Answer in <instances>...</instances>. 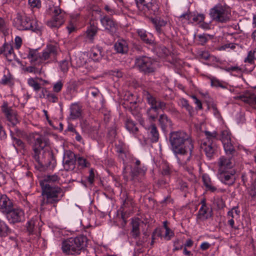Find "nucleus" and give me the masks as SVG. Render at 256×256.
I'll list each match as a JSON object with an SVG mask.
<instances>
[{
  "label": "nucleus",
  "mask_w": 256,
  "mask_h": 256,
  "mask_svg": "<svg viewBox=\"0 0 256 256\" xmlns=\"http://www.w3.org/2000/svg\"><path fill=\"white\" fill-rule=\"evenodd\" d=\"M10 137L12 140V146L14 147L16 150L17 152H18L19 150H26V144L25 143L22 141L20 138L16 137L14 133L10 131Z\"/></svg>",
  "instance_id": "nucleus-24"
},
{
  "label": "nucleus",
  "mask_w": 256,
  "mask_h": 256,
  "mask_svg": "<svg viewBox=\"0 0 256 256\" xmlns=\"http://www.w3.org/2000/svg\"><path fill=\"white\" fill-rule=\"evenodd\" d=\"M102 48L98 47L92 50L90 57L95 62H99L102 59Z\"/></svg>",
  "instance_id": "nucleus-38"
},
{
  "label": "nucleus",
  "mask_w": 256,
  "mask_h": 256,
  "mask_svg": "<svg viewBox=\"0 0 256 256\" xmlns=\"http://www.w3.org/2000/svg\"><path fill=\"white\" fill-rule=\"evenodd\" d=\"M98 30V28L94 25H90V26L87 29L86 31V34L87 38L92 42L94 36L96 34Z\"/></svg>",
  "instance_id": "nucleus-37"
},
{
  "label": "nucleus",
  "mask_w": 256,
  "mask_h": 256,
  "mask_svg": "<svg viewBox=\"0 0 256 256\" xmlns=\"http://www.w3.org/2000/svg\"><path fill=\"white\" fill-rule=\"evenodd\" d=\"M204 134L206 136V141H210V142H214L218 140L216 138V136H218V133L214 131L213 132H210L208 131H205Z\"/></svg>",
  "instance_id": "nucleus-42"
},
{
  "label": "nucleus",
  "mask_w": 256,
  "mask_h": 256,
  "mask_svg": "<svg viewBox=\"0 0 256 256\" xmlns=\"http://www.w3.org/2000/svg\"><path fill=\"white\" fill-rule=\"evenodd\" d=\"M87 242L86 236L84 235L68 238L62 242V251L66 255L80 254L84 250Z\"/></svg>",
  "instance_id": "nucleus-3"
},
{
  "label": "nucleus",
  "mask_w": 256,
  "mask_h": 256,
  "mask_svg": "<svg viewBox=\"0 0 256 256\" xmlns=\"http://www.w3.org/2000/svg\"><path fill=\"white\" fill-rule=\"evenodd\" d=\"M212 208H209L207 206H205L204 204H202L198 211L197 218L204 220L210 218L212 216Z\"/></svg>",
  "instance_id": "nucleus-19"
},
{
  "label": "nucleus",
  "mask_w": 256,
  "mask_h": 256,
  "mask_svg": "<svg viewBox=\"0 0 256 256\" xmlns=\"http://www.w3.org/2000/svg\"><path fill=\"white\" fill-rule=\"evenodd\" d=\"M160 236V230H158V228H156L155 230L153 232L152 236V242L150 243L151 245H152L154 242V240L156 238H159Z\"/></svg>",
  "instance_id": "nucleus-61"
},
{
  "label": "nucleus",
  "mask_w": 256,
  "mask_h": 256,
  "mask_svg": "<svg viewBox=\"0 0 256 256\" xmlns=\"http://www.w3.org/2000/svg\"><path fill=\"white\" fill-rule=\"evenodd\" d=\"M6 218L10 223L16 224L24 220V212L20 208H14V206L6 214Z\"/></svg>",
  "instance_id": "nucleus-12"
},
{
  "label": "nucleus",
  "mask_w": 256,
  "mask_h": 256,
  "mask_svg": "<svg viewBox=\"0 0 256 256\" xmlns=\"http://www.w3.org/2000/svg\"><path fill=\"white\" fill-rule=\"evenodd\" d=\"M210 15L212 20L220 23L227 22L231 17L230 13L221 4L216 5L211 8Z\"/></svg>",
  "instance_id": "nucleus-5"
},
{
  "label": "nucleus",
  "mask_w": 256,
  "mask_h": 256,
  "mask_svg": "<svg viewBox=\"0 0 256 256\" xmlns=\"http://www.w3.org/2000/svg\"><path fill=\"white\" fill-rule=\"evenodd\" d=\"M146 98L148 103L150 105V106L154 107V106H158V104H157L158 102L156 100V98L151 94L148 93L146 95Z\"/></svg>",
  "instance_id": "nucleus-51"
},
{
  "label": "nucleus",
  "mask_w": 256,
  "mask_h": 256,
  "mask_svg": "<svg viewBox=\"0 0 256 256\" xmlns=\"http://www.w3.org/2000/svg\"><path fill=\"white\" fill-rule=\"evenodd\" d=\"M100 22L104 30L111 36H114L118 30V24L114 18L107 15L100 16Z\"/></svg>",
  "instance_id": "nucleus-8"
},
{
  "label": "nucleus",
  "mask_w": 256,
  "mask_h": 256,
  "mask_svg": "<svg viewBox=\"0 0 256 256\" xmlns=\"http://www.w3.org/2000/svg\"><path fill=\"white\" fill-rule=\"evenodd\" d=\"M62 190L58 186H52L42 188V199L40 202V206L42 208H45V206L48 204H57L62 198L64 194ZM56 206L55 205H54Z\"/></svg>",
  "instance_id": "nucleus-4"
},
{
  "label": "nucleus",
  "mask_w": 256,
  "mask_h": 256,
  "mask_svg": "<svg viewBox=\"0 0 256 256\" xmlns=\"http://www.w3.org/2000/svg\"><path fill=\"white\" fill-rule=\"evenodd\" d=\"M181 104L182 106L188 112L189 114L192 116L194 110L192 107L189 104L188 101L185 99H182Z\"/></svg>",
  "instance_id": "nucleus-45"
},
{
  "label": "nucleus",
  "mask_w": 256,
  "mask_h": 256,
  "mask_svg": "<svg viewBox=\"0 0 256 256\" xmlns=\"http://www.w3.org/2000/svg\"><path fill=\"white\" fill-rule=\"evenodd\" d=\"M13 203L11 200L5 194L0 197V211L6 214L13 207Z\"/></svg>",
  "instance_id": "nucleus-17"
},
{
  "label": "nucleus",
  "mask_w": 256,
  "mask_h": 256,
  "mask_svg": "<svg viewBox=\"0 0 256 256\" xmlns=\"http://www.w3.org/2000/svg\"><path fill=\"white\" fill-rule=\"evenodd\" d=\"M26 70L30 73H34L35 74H40L41 69H39L35 66H30L26 68Z\"/></svg>",
  "instance_id": "nucleus-54"
},
{
  "label": "nucleus",
  "mask_w": 256,
  "mask_h": 256,
  "mask_svg": "<svg viewBox=\"0 0 256 256\" xmlns=\"http://www.w3.org/2000/svg\"><path fill=\"white\" fill-rule=\"evenodd\" d=\"M52 14V18L47 22V25L51 28H58L64 22L65 14L58 6L50 8Z\"/></svg>",
  "instance_id": "nucleus-7"
},
{
  "label": "nucleus",
  "mask_w": 256,
  "mask_h": 256,
  "mask_svg": "<svg viewBox=\"0 0 256 256\" xmlns=\"http://www.w3.org/2000/svg\"><path fill=\"white\" fill-rule=\"evenodd\" d=\"M162 170L161 174L163 176H168L171 174L168 164L166 161L162 160Z\"/></svg>",
  "instance_id": "nucleus-43"
},
{
  "label": "nucleus",
  "mask_w": 256,
  "mask_h": 256,
  "mask_svg": "<svg viewBox=\"0 0 256 256\" xmlns=\"http://www.w3.org/2000/svg\"><path fill=\"white\" fill-rule=\"evenodd\" d=\"M94 174L93 168H91L90 170V174L88 177V180L90 184H92L94 182Z\"/></svg>",
  "instance_id": "nucleus-63"
},
{
  "label": "nucleus",
  "mask_w": 256,
  "mask_h": 256,
  "mask_svg": "<svg viewBox=\"0 0 256 256\" xmlns=\"http://www.w3.org/2000/svg\"><path fill=\"white\" fill-rule=\"evenodd\" d=\"M151 60L145 56H140L136 58L135 65L140 71L144 72H153Z\"/></svg>",
  "instance_id": "nucleus-14"
},
{
  "label": "nucleus",
  "mask_w": 256,
  "mask_h": 256,
  "mask_svg": "<svg viewBox=\"0 0 256 256\" xmlns=\"http://www.w3.org/2000/svg\"><path fill=\"white\" fill-rule=\"evenodd\" d=\"M34 228V220H30L26 223V230L30 234H32Z\"/></svg>",
  "instance_id": "nucleus-55"
},
{
  "label": "nucleus",
  "mask_w": 256,
  "mask_h": 256,
  "mask_svg": "<svg viewBox=\"0 0 256 256\" xmlns=\"http://www.w3.org/2000/svg\"><path fill=\"white\" fill-rule=\"evenodd\" d=\"M201 148L204 150L207 157L212 158L217 146L214 142L204 141L201 144Z\"/></svg>",
  "instance_id": "nucleus-18"
},
{
  "label": "nucleus",
  "mask_w": 256,
  "mask_h": 256,
  "mask_svg": "<svg viewBox=\"0 0 256 256\" xmlns=\"http://www.w3.org/2000/svg\"><path fill=\"white\" fill-rule=\"evenodd\" d=\"M4 53L8 60H12L14 54V48L12 45L8 43H4L2 46Z\"/></svg>",
  "instance_id": "nucleus-30"
},
{
  "label": "nucleus",
  "mask_w": 256,
  "mask_h": 256,
  "mask_svg": "<svg viewBox=\"0 0 256 256\" xmlns=\"http://www.w3.org/2000/svg\"><path fill=\"white\" fill-rule=\"evenodd\" d=\"M40 55L36 50H30L28 57V58H32V61H36L40 59Z\"/></svg>",
  "instance_id": "nucleus-44"
},
{
  "label": "nucleus",
  "mask_w": 256,
  "mask_h": 256,
  "mask_svg": "<svg viewBox=\"0 0 256 256\" xmlns=\"http://www.w3.org/2000/svg\"><path fill=\"white\" fill-rule=\"evenodd\" d=\"M161 50V58H168V60L170 61V59L168 58L169 56H171V53L170 50L165 46H164Z\"/></svg>",
  "instance_id": "nucleus-53"
},
{
  "label": "nucleus",
  "mask_w": 256,
  "mask_h": 256,
  "mask_svg": "<svg viewBox=\"0 0 256 256\" xmlns=\"http://www.w3.org/2000/svg\"><path fill=\"white\" fill-rule=\"evenodd\" d=\"M148 12L146 14H152L156 16L154 18H151L150 20L156 30L158 32H160V6L156 2V0H154L150 6H148Z\"/></svg>",
  "instance_id": "nucleus-13"
},
{
  "label": "nucleus",
  "mask_w": 256,
  "mask_h": 256,
  "mask_svg": "<svg viewBox=\"0 0 256 256\" xmlns=\"http://www.w3.org/2000/svg\"><path fill=\"white\" fill-rule=\"evenodd\" d=\"M220 140L222 144H226V142H230L231 141L230 134H229V132L227 130H223L222 132Z\"/></svg>",
  "instance_id": "nucleus-47"
},
{
  "label": "nucleus",
  "mask_w": 256,
  "mask_h": 256,
  "mask_svg": "<svg viewBox=\"0 0 256 256\" xmlns=\"http://www.w3.org/2000/svg\"><path fill=\"white\" fill-rule=\"evenodd\" d=\"M192 18V20L194 22L200 23L204 22L205 16L204 14H191V18Z\"/></svg>",
  "instance_id": "nucleus-48"
},
{
  "label": "nucleus",
  "mask_w": 256,
  "mask_h": 256,
  "mask_svg": "<svg viewBox=\"0 0 256 256\" xmlns=\"http://www.w3.org/2000/svg\"><path fill=\"white\" fill-rule=\"evenodd\" d=\"M58 48L57 46L48 44L44 48L40 56V61L49 60L47 63L56 62Z\"/></svg>",
  "instance_id": "nucleus-11"
},
{
  "label": "nucleus",
  "mask_w": 256,
  "mask_h": 256,
  "mask_svg": "<svg viewBox=\"0 0 256 256\" xmlns=\"http://www.w3.org/2000/svg\"><path fill=\"white\" fill-rule=\"evenodd\" d=\"M236 173L234 169L218 170V176L222 183L231 186L235 183Z\"/></svg>",
  "instance_id": "nucleus-10"
},
{
  "label": "nucleus",
  "mask_w": 256,
  "mask_h": 256,
  "mask_svg": "<svg viewBox=\"0 0 256 256\" xmlns=\"http://www.w3.org/2000/svg\"><path fill=\"white\" fill-rule=\"evenodd\" d=\"M14 25L20 30H31L36 32L38 30L35 21L26 16H22L19 14L14 20Z\"/></svg>",
  "instance_id": "nucleus-6"
},
{
  "label": "nucleus",
  "mask_w": 256,
  "mask_h": 256,
  "mask_svg": "<svg viewBox=\"0 0 256 256\" xmlns=\"http://www.w3.org/2000/svg\"><path fill=\"white\" fill-rule=\"evenodd\" d=\"M76 160L78 166L82 168L88 167L90 166V162H88L87 160L83 157L80 156L76 159Z\"/></svg>",
  "instance_id": "nucleus-49"
},
{
  "label": "nucleus",
  "mask_w": 256,
  "mask_h": 256,
  "mask_svg": "<svg viewBox=\"0 0 256 256\" xmlns=\"http://www.w3.org/2000/svg\"><path fill=\"white\" fill-rule=\"evenodd\" d=\"M172 200L170 196L168 195L164 198V199L161 201L162 206H166L168 204L172 203Z\"/></svg>",
  "instance_id": "nucleus-62"
},
{
  "label": "nucleus",
  "mask_w": 256,
  "mask_h": 256,
  "mask_svg": "<svg viewBox=\"0 0 256 256\" xmlns=\"http://www.w3.org/2000/svg\"><path fill=\"white\" fill-rule=\"evenodd\" d=\"M244 178L248 179V182L250 184H252L253 186L250 190V194L252 197H256V182L253 184L254 180H256V174L254 172L250 170L246 173H244Z\"/></svg>",
  "instance_id": "nucleus-21"
},
{
  "label": "nucleus",
  "mask_w": 256,
  "mask_h": 256,
  "mask_svg": "<svg viewBox=\"0 0 256 256\" xmlns=\"http://www.w3.org/2000/svg\"><path fill=\"white\" fill-rule=\"evenodd\" d=\"M237 98L250 104L256 105V94L254 93L246 92L238 96Z\"/></svg>",
  "instance_id": "nucleus-25"
},
{
  "label": "nucleus",
  "mask_w": 256,
  "mask_h": 256,
  "mask_svg": "<svg viewBox=\"0 0 256 256\" xmlns=\"http://www.w3.org/2000/svg\"><path fill=\"white\" fill-rule=\"evenodd\" d=\"M211 84L212 86H219L222 88H226V86L224 85L220 80H216V79H212L211 80Z\"/></svg>",
  "instance_id": "nucleus-58"
},
{
  "label": "nucleus",
  "mask_w": 256,
  "mask_h": 256,
  "mask_svg": "<svg viewBox=\"0 0 256 256\" xmlns=\"http://www.w3.org/2000/svg\"><path fill=\"white\" fill-rule=\"evenodd\" d=\"M143 170L138 167H134L130 172V180L136 182L139 181L138 176L140 174H144Z\"/></svg>",
  "instance_id": "nucleus-31"
},
{
  "label": "nucleus",
  "mask_w": 256,
  "mask_h": 256,
  "mask_svg": "<svg viewBox=\"0 0 256 256\" xmlns=\"http://www.w3.org/2000/svg\"><path fill=\"white\" fill-rule=\"evenodd\" d=\"M89 92L92 94L94 98L98 96L100 92L97 88H90L89 90Z\"/></svg>",
  "instance_id": "nucleus-64"
},
{
  "label": "nucleus",
  "mask_w": 256,
  "mask_h": 256,
  "mask_svg": "<svg viewBox=\"0 0 256 256\" xmlns=\"http://www.w3.org/2000/svg\"><path fill=\"white\" fill-rule=\"evenodd\" d=\"M172 122L168 116L164 114H161V128L162 130L166 132L169 131L172 128Z\"/></svg>",
  "instance_id": "nucleus-28"
},
{
  "label": "nucleus",
  "mask_w": 256,
  "mask_h": 256,
  "mask_svg": "<svg viewBox=\"0 0 256 256\" xmlns=\"http://www.w3.org/2000/svg\"><path fill=\"white\" fill-rule=\"evenodd\" d=\"M82 106L78 103L71 104L70 107V118L75 120L81 116Z\"/></svg>",
  "instance_id": "nucleus-26"
},
{
  "label": "nucleus",
  "mask_w": 256,
  "mask_h": 256,
  "mask_svg": "<svg viewBox=\"0 0 256 256\" xmlns=\"http://www.w3.org/2000/svg\"><path fill=\"white\" fill-rule=\"evenodd\" d=\"M114 49L118 53L126 54L128 51V42L123 39H120L114 44Z\"/></svg>",
  "instance_id": "nucleus-20"
},
{
  "label": "nucleus",
  "mask_w": 256,
  "mask_h": 256,
  "mask_svg": "<svg viewBox=\"0 0 256 256\" xmlns=\"http://www.w3.org/2000/svg\"><path fill=\"white\" fill-rule=\"evenodd\" d=\"M131 224L132 226L131 234L134 238H136L140 234V222L138 220H132Z\"/></svg>",
  "instance_id": "nucleus-34"
},
{
  "label": "nucleus",
  "mask_w": 256,
  "mask_h": 256,
  "mask_svg": "<svg viewBox=\"0 0 256 256\" xmlns=\"http://www.w3.org/2000/svg\"><path fill=\"white\" fill-rule=\"evenodd\" d=\"M7 30V25L5 20L2 18H0V32L4 34Z\"/></svg>",
  "instance_id": "nucleus-59"
},
{
  "label": "nucleus",
  "mask_w": 256,
  "mask_h": 256,
  "mask_svg": "<svg viewBox=\"0 0 256 256\" xmlns=\"http://www.w3.org/2000/svg\"><path fill=\"white\" fill-rule=\"evenodd\" d=\"M33 138L32 157L41 167L50 166L51 163L50 158H53V154L47 148V140L44 136L38 134H36Z\"/></svg>",
  "instance_id": "nucleus-1"
},
{
  "label": "nucleus",
  "mask_w": 256,
  "mask_h": 256,
  "mask_svg": "<svg viewBox=\"0 0 256 256\" xmlns=\"http://www.w3.org/2000/svg\"><path fill=\"white\" fill-rule=\"evenodd\" d=\"M125 124L126 129L130 132H136L138 131V128L136 126L135 123L131 120H127Z\"/></svg>",
  "instance_id": "nucleus-40"
},
{
  "label": "nucleus",
  "mask_w": 256,
  "mask_h": 256,
  "mask_svg": "<svg viewBox=\"0 0 256 256\" xmlns=\"http://www.w3.org/2000/svg\"><path fill=\"white\" fill-rule=\"evenodd\" d=\"M28 84L30 86L32 87L36 92L39 91L42 88L40 84L32 78L28 79Z\"/></svg>",
  "instance_id": "nucleus-41"
},
{
  "label": "nucleus",
  "mask_w": 256,
  "mask_h": 256,
  "mask_svg": "<svg viewBox=\"0 0 256 256\" xmlns=\"http://www.w3.org/2000/svg\"><path fill=\"white\" fill-rule=\"evenodd\" d=\"M223 146L226 154L231 156H233L236 153V150L232 144L231 141L226 142V144H223Z\"/></svg>",
  "instance_id": "nucleus-39"
},
{
  "label": "nucleus",
  "mask_w": 256,
  "mask_h": 256,
  "mask_svg": "<svg viewBox=\"0 0 256 256\" xmlns=\"http://www.w3.org/2000/svg\"><path fill=\"white\" fill-rule=\"evenodd\" d=\"M2 112L8 121V124L13 127L15 126L20 120L18 118L17 112L12 107L8 106L7 102H4L2 106Z\"/></svg>",
  "instance_id": "nucleus-9"
},
{
  "label": "nucleus",
  "mask_w": 256,
  "mask_h": 256,
  "mask_svg": "<svg viewBox=\"0 0 256 256\" xmlns=\"http://www.w3.org/2000/svg\"><path fill=\"white\" fill-rule=\"evenodd\" d=\"M160 108V102L158 104V106H150L148 109L147 114L152 120H155L158 118Z\"/></svg>",
  "instance_id": "nucleus-29"
},
{
  "label": "nucleus",
  "mask_w": 256,
  "mask_h": 256,
  "mask_svg": "<svg viewBox=\"0 0 256 256\" xmlns=\"http://www.w3.org/2000/svg\"><path fill=\"white\" fill-rule=\"evenodd\" d=\"M138 10L144 14L148 12V6H150L154 0H135Z\"/></svg>",
  "instance_id": "nucleus-23"
},
{
  "label": "nucleus",
  "mask_w": 256,
  "mask_h": 256,
  "mask_svg": "<svg viewBox=\"0 0 256 256\" xmlns=\"http://www.w3.org/2000/svg\"><path fill=\"white\" fill-rule=\"evenodd\" d=\"M63 86V84L61 81L56 82L53 86V90L55 92H59Z\"/></svg>",
  "instance_id": "nucleus-57"
},
{
  "label": "nucleus",
  "mask_w": 256,
  "mask_h": 256,
  "mask_svg": "<svg viewBox=\"0 0 256 256\" xmlns=\"http://www.w3.org/2000/svg\"><path fill=\"white\" fill-rule=\"evenodd\" d=\"M168 222L167 220H165L163 222V227L166 230L164 234H163V237L166 240H170L174 236V232L168 226Z\"/></svg>",
  "instance_id": "nucleus-35"
},
{
  "label": "nucleus",
  "mask_w": 256,
  "mask_h": 256,
  "mask_svg": "<svg viewBox=\"0 0 256 256\" xmlns=\"http://www.w3.org/2000/svg\"><path fill=\"white\" fill-rule=\"evenodd\" d=\"M150 140L152 142H157L159 139V133L155 124H152L149 128Z\"/></svg>",
  "instance_id": "nucleus-32"
},
{
  "label": "nucleus",
  "mask_w": 256,
  "mask_h": 256,
  "mask_svg": "<svg viewBox=\"0 0 256 256\" xmlns=\"http://www.w3.org/2000/svg\"><path fill=\"white\" fill-rule=\"evenodd\" d=\"M0 83L3 85L12 86L14 84V78L10 74L8 70L5 69L4 71V76L0 81Z\"/></svg>",
  "instance_id": "nucleus-27"
},
{
  "label": "nucleus",
  "mask_w": 256,
  "mask_h": 256,
  "mask_svg": "<svg viewBox=\"0 0 256 256\" xmlns=\"http://www.w3.org/2000/svg\"><path fill=\"white\" fill-rule=\"evenodd\" d=\"M46 98L51 102H57L58 100V97L56 94L50 92L46 94Z\"/></svg>",
  "instance_id": "nucleus-52"
},
{
  "label": "nucleus",
  "mask_w": 256,
  "mask_h": 256,
  "mask_svg": "<svg viewBox=\"0 0 256 256\" xmlns=\"http://www.w3.org/2000/svg\"><path fill=\"white\" fill-rule=\"evenodd\" d=\"M59 66L61 71L63 73H66L69 68V62L68 60H63L60 62Z\"/></svg>",
  "instance_id": "nucleus-46"
},
{
  "label": "nucleus",
  "mask_w": 256,
  "mask_h": 256,
  "mask_svg": "<svg viewBox=\"0 0 256 256\" xmlns=\"http://www.w3.org/2000/svg\"><path fill=\"white\" fill-rule=\"evenodd\" d=\"M232 157L230 156H228V158H226L224 156L220 157L218 162V170L232 169V165L230 162V159Z\"/></svg>",
  "instance_id": "nucleus-22"
},
{
  "label": "nucleus",
  "mask_w": 256,
  "mask_h": 256,
  "mask_svg": "<svg viewBox=\"0 0 256 256\" xmlns=\"http://www.w3.org/2000/svg\"><path fill=\"white\" fill-rule=\"evenodd\" d=\"M7 135L3 126L0 124V140L4 141L6 139Z\"/></svg>",
  "instance_id": "nucleus-60"
},
{
  "label": "nucleus",
  "mask_w": 256,
  "mask_h": 256,
  "mask_svg": "<svg viewBox=\"0 0 256 256\" xmlns=\"http://www.w3.org/2000/svg\"><path fill=\"white\" fill-rule=\"evenodd\" d=\"M148 235L146 232L144 233V236L136 242V245L138 247L142 248L144 242L148 240Z\"/></svg>",
  "instance_id": "nucleus-50"
},
{
  "label": "nucleus",
  "mask_w": 256,
  "mask_h": 256,
  "mask_svg": "<svg viewBox=\"0 0 256 256\" xmlns=\"http://www.w3.org/2000/svg\"><path fill=\"white\" fill-rule=\"evenodd\" d=\"M76 156L70 150H67L64 153L63 158L64 167L66 170H73L76 166Z\"/></svg>",
  "instance_id": "nucleus-15"
},
{
  "label": "nucleus",
  "mask_w": 256,
  "mask_h": 256,
  "mask_svg": "<svg viewBox=\"0 0 256 256\" xmlns=\"http://www.w3.org/2000/svg\"><path fill=\"white\" fill-rule=\"evenodd\" d=\"M255 58L253 56V52L252 50L248 52V56L245 58L244 62L250 64H254Z\"/></svg>",
  "instance_id": "nucleus-56"
},
{
  "label": "nucleus",
  "mask_w": 256,
  "mask_h": 256,
  "mask_svg": "<svg viewBox=\"0 0 256 256\" xmlns=\"http://www.w3.org/2000/svg\"><path fill=\"white\" fill-rule=\"evenodd\" d=\"M138 34L140 38V39L145 43L150 44L154 42V40L150 38L149 37V36H150V34H148L146 30H138Z\"/></svg>",
  "instance_id": "nucleus-33"
},
{
  "label": "nucleus",
  "mask_w": 256,
  "mask_h": 256,
  "mask_svg": "<svg viewBox=\"0 0 256 256\" xmlns=\"http://www.w3.org/2000/svg\"><path fill=\"white\" fill-rule=\"evenodd\" d=\"M11 232V230L4 222L0 220V236L6 237Z\"/></svg>",
  "instance_id": "nucleus-36"
},
{
  "label": "nucleus",
  "mask_w": 256,
  "mask_h": 256,
  "mask_svg": "<svg viewBox=\"0 0 256 256\" xmlns=\"http://www.w3.org/2000/svg\"><path fill=\"white\" fill-rule=\"evenodd\" d=\"M170 141L174 154H192L194 148L193 140L186 132L180 130L170 132Z\"/></svg>",
  "instance_id": "nucleus-2"
},
{
  "label": "nucleus",
  "mask_w": 256,
  "mask_h": 256,
  "mask_svg": "<svg viewBox=\"0 0 256 256\" xmlns=\"http://www.w3.org/2000/svg\"><path fill=\"white\" fill-rule=\"evenodd\" d=\"M59 179L58 176L56 174L47 175L44 178L43 180H40V184L42 188L57 186L55 183L58 182Z\"/></svg>",
  "instance_id": "nucleus-16"
}]
</instances>
